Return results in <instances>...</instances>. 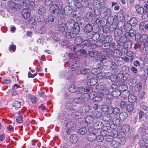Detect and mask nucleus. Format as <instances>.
<instances>
[{"label": "nucleus", "mask_w": 148, "mask_h": 148, "mask_svg": "<svg viewBox=\"0 0 148 148\" xmlns=\"http://www.w3.org/2000/svg\"><path fill=\"white\" fill-rule=\"evenodd\" d=\"M67 25H68L69 27H72V29H68V27H67L65 31L64 32H66L65 35L66 37L68 38L75 37L80 31V27L78 23H74L73 21L71 19L67 22Z\"/></svg>", "instance_id": "nucleus-1"}, {"label": "nucleus", "mask_w": 148, "mask_h": 148, "mask_svg": "<svg viewBox=\"0 0 148 148\" xmlns=\"http://www.w3.org/2000/svg\"><path fill=\"white\" fill-rule=\"evenodd\" d=\"M135 40L138 41L139 44L144 46L148 43V37L145 34L141 36L140 34L138 33L135 36Z\"/></svg>", "instance_id": "nucleus-2"}, {"label": "nucleus", "mask_w": 148, "mask_h": 148, "mask_svg": "<svg viewBox=\"0 0 148 148\" xmlns=\"http://www.w3.org/2000/svg\"><path fill=\"white\" fill-rule=\"evenodd\" d=\"M72 95L73 94L66 93L64 94V96L65 99L66 108L68 110L73 111L74 110L73 108V103L72 102L71 100Z\"/></svg>", "instance_id": "nucleus-3"}, {"label": "nucleus", "mask_w": 148, "mask_h": 148, "mask_svg": "<svg viewBox=\"0 0 148 148\" xmlns=\"http://www.w3.org/2000/svg\"><path fill=\"white\" fill-rule=\"evenodd\" d=\"M97 3L98 4L99 9L94 10L95 14H99L101 13V11L104 8L106 7V4L104 0H100L99 2L98 0H94L93 2L92 7H94L95 5H97Z\"/></svg>", "instance_id": "nucleus-4"}, {"label": "nucleus", "mask_w": 148, "mask_h": 148, "mask_svg": "<svg viewBox=\"0 0 148 148\" xmlns=\"http://www.w3.org/2000/svg\"><path fill=\"white\" fill-rule=\"evenodd\" d=\"M62 8V3L57 2V4H53L50 7V11L52 14L58 16L59 14V10Z\"/></svg>", "instance_id": "nucleus-5"}, {"label": "nucleus", "mask_w": 148, "mask_h": 148, "mask_svg": "<svg viewBox=\"0 0 148 148\" xmlns=\"http://www.w3.org/2000/svg\"><path fill=\"white\" fill-rule=\"evenodd\" d=\"M87 94L83 95L81 97H78L74 98L73 101L74 103H85L88 101Z\"/></svg>", "instance_id": "nucleus-6"}, {"label": "nucleus", "mask_w": 148, "mask_h": 148, "mask_svg": "<svg viewBox=\"0 0 148 148\" xmlns=\"http://www.w3.org/2000/svg\"><path fill=\"white\" fill-rule=\"evenodd\" d=\"M106 140L110 143V145L114 148L119 147L121 146V144L119 141H117L115 138H110L107 137Z\"/></svg>", "instance_id": "nucleus-7"}, {"label": "nucleus", "mask_w": 148, "mask_h": 148, "mask_svg": "<svg viewBox=\"0 0 148 148\" xmlns=\"http://www.w3.org/2000/svg\"><path fill=\"white\" fill-rule=\"evenodd\" d=\"M108 133L106 130L101 131L99 134L96 135V140L98 142H101L104 140V136L106 139L107 134Z\"/></svg>", "instance_id": "nucleus-8"}, {"label": "nucleus", "mask_w": 148, "mask_h": 148, "mask_svg": "<svg viewBox=\"0 0 148 148\" xmlns=\"http://www.w3.org/2000/svg\"><path fill=\"white\" fill-rule=\"evenodd\" d=\"M66 57L67 59H70V61L72 63H75L79 60V58L78 57L75 55H72L71 53H65L64 57Z\"/></svg>", "instance_id": "nucleus-9"}, {"label": "nucleus", "mask_w": 148, "mask_h": 148, "mask_svg": "<svg viewBox=\"0 0 148 148\" xmlns=\"http://www.w3.org/2000/svg\"><path fill=\"white\" fill-rule=\"evenodd\" d=\"M108 134L106 135L107 137L106 138L108 137L110 138H115L118 134V132L117 131L114 129L110 130L107 131Z\"/></svg>", "instance_id": "nucleus-10"}, {"label": "nucleus", "mask_w": 148, "mask_h": 148, "mask_svg": "<svg viewBox=\"0 0 148 148\" xmlns=\"http://www.w3.org/2000/svg\"><path fill=\"white\" fill-rule=\"evenodd\" d=\"M10 8L13 12L18 11L21 8V5L19 4L12 2L10 4Z\"/></svg>", "instance_id": "nucleus-11"}, {"label": "nucleus", "mask_w": 148, "mask_h": 148, "mask_svg": "<svg viewBox=\"0 0 148 148\" xmlns=\"http://www.w3.org/2000/svg\"><path fill=\"white\" fill-rule=\"evenodd\" d=\"M76 73L78 74L86 75L90 73V70L88 69H82V68L78 67L77 69Z\"/></svg>", "instance_id": "nucleus-12"}, {"label": "nucleus", "mask_w": 148, "mask_h": 148, "mask_svg": "<svg viewBox=\"0 0 148 148\" xmlns=\"http://www.w3.org/2000/svg\"><path fill=\"white\" fill-rule=\"evenodd\" d=\"M87 36L88 38L92 39L94 41L97 40L100 37V34L99 33L94 32H92L90 34H87Z\"/></svg>", "instance_id": "nucleus-13"}, {"label": "nucleus", "mask_w": 148, "mask_h": 148, "mask_svg": "<svg viewBox=\"0 0 148 148\" xmlns=\"http://www.w3.org/2000/svg\"><path fill=\"white\" fill-rule=\"evenodd\" d=\"M23 7L24 9L22 12V15L24 18L26 19L30 16L29 10V9H27V8L25 7V5H23Z\"/></svg>", "instance_id": "nucleus-14"}, {"label": "nucleus", "mask_w": 148, "mask_h": 148, "mask_svg": "<svg viewBox=\"0 0 148 148\" xmlns=\"http://www.w3.org/2000/svg\"><path fill=\"white\" fill-rule=\"evenodd\" d=\"M89 56L92 58V60H101V59L98 57V52L97 51H90V52Z\"/></svg>", "instance_id": "nucleus-15"}, {"label": "nucleus", "mask_w": 148, "mask_h": 148, "mask_svg": "<svg viewBox=\"0 0 148 148\" xmlns=\"http://www.w3.org/2000/svg\"><path fill=\"white\" fill-rule=\"evenodd\" d=\"M112 38L111 36H107L105 39L103 40L101 39L97 43H101L100 45H102L103 44H107V43H108L111 42L112 40Z\"/></svg>", "instance_id": "nucleus-16"}, {"label": "nucleus", "mask_w": 148, "mask_h": 148, "mask_svg": "<svg viewBox=\"0 0 148 148\" xmlns=\"http://www.w3.org/2000/svg\"><path fill=\"white\" fill-rule=\"evenodd\" d=\"M60 76L62 78H65L69 79L71 77V74L67 71H64L61 72Z\"/></svg>", "instance_id": "nucleus-17"}, {"label": "nucleus", "mask_w": 148, "mask_h": 148, "mask_svg": "<svg viewBox=\"0 0 148 148\" xmlns=\"http://www.w3.org/2000/svg\"><path fill=\"white\" fill-rule=\"evenodd\" d=\"M66 24H62V25L58 24L56 27V28L58 31H60L61 32H64L65 30L67 29L69 26H67Z\"/></svg>", "instance_id": "nucleus-18"}, {"label": "nucleus", "mask_w": 148, "mask_h": 148, "mask_svg": "<svg viewBox=\"0 0 148 148\" xmlns=\"http://www.w3.org/2000/svg\"><path fill=\"white\" fill-rule=\"evenodd\" d=\"M76 5L78 8H80L82 6L87 7L90 8L89 7V4L88 2L86 1V2H82V0H77L76 3Z\"/></svg>", "instance_id": "nucleus-19"}, {"label": "nucleus", "mask_w": 148, "mask_h": 148, "mask_svg": "<svg viewBox=\"0 0 148 148\" xmlns=\"http://www.w3.org/2000/svg\"><path fill=\"white\" fill-rule=\"evenodd\" d=\"M140 51L144 55L148 56V45L143 46L140 45L139 47Z\"/></svg>", "instance_id": "nucleus-20"}, {"label": "nucleus", "mask_w": 148, "mask_h": 148, "mask_svg": "<svg viewBox=\"0 0 148 148\" xmlns=\"http://www.w3.org/2000/svg\"><path fill=\"white\" fill-rule=\"evenodd\" d=\"M69 114L67 113H63L62 112H60L58 116L59 119L63 120H66V119H68Z\"/></svg>", "instance_id": "nucleus-21"}, {"label": "nucleus", "mask_w": 148, "mask_h": 148, "mask_svg": "<svg viewBox=\"0 0 148 148\" xmlns=\"http://www.w3.org/2000/svg\"><path fill=\"white\" fill-rule=\"evenodd\" d=\"M94 127L100 130L103 126V124L100 121H97L93 124Z\"/></svg>", "instance_id": "nucleus-22"}, {"label": "nucleus", "mask_w": 148, "mask_h": 148, "mask_svg": "<svg viewBox=\"0 0 148 148\" xmlns=\"http://www.w3.org/2000/svg\"><path fill=\"white\" fill-rule=\"evenodd\" d=\"M78 139V137L77 135L76 134H73L71 136L69 141L71 143L74 144L77 142Z\"/></svg>", "instance_id": "nucleus-23"}, {"label": "nucleus", "mask_w": 148, "mask_h": 148, "mask_svg": "<svg viewBox=\"0 0 148 148\" xmlns=\"http://www.w3.org/2000/svg\"><path fill=\"white\" fill-rule=\"evenodd\" d=\"M135 8L137 12L141 15L143 14L145 10L143 7L138 4L135 5Z\"/></svg>", "instance_id": "nucleus-24"}, {"label": "nucleus", "mask_w": 148, "mask_h": 148, "mask_svg": "<svg viewBox=\"0 0 148 148\" xmlns=\"http://www.w3.org/2000/svg\"><path fill=\"white\" fill-rule=\"evenodd\" d=\"M83 45L82 44H77L75 46L73 47L72 48L71 47L70 49L71 50H73L75 52L78 53L80 50L83 49Z\"/></svg>", "instance_id": "nucleus-25"}, {"label": "nucleus", "mask_w": 148, "mask_h": 148, "mask_svg": "<svg viewBox=\"0 0 148 148\" xmlns=\"http://www.w3.org/2000/svg\"><path fill=\"white\" fill-rule=\"evenodd\" d=\"M121 91H122L121 95V96L124 99H126L127 97L128 98V96L130 95L129 91L126 90H121Z\"/></svg>", "instance_id": "nucleus-26"}, {"label": "nucleus", "mask_w": 148, "mask_h": 148, "mask_svg": "<svg viewBox=\"0 0 148 148\" xmlns=\"http://www.w3.org/2000/svg\"><path fill=\"white\" fill-rule=\"evenodd\" d=\"M96 135L95 134L90 132L88 134L87 137L88 140L91 142L95 140L96 138Z\"/></svg>", "instance_id": "nucleus-27"}, {"label": "nucleus", "mask_w": 148, "mask_h": 148, "mask_svg": "<svg viewBox=\"0 0 148 148\" xmlns=\"http://www.w3.org/2000/svg\"><path fill=\"white\" fill-rule=\"evenodd\" d=\"M88 130L89 132L95 134V135H97L100 133V130L97 129H95V127H90L88 129Z\"/></svg>", "instance_id": "nucleus-28"}, {"label": "nucleus", "mask_w": 148, "mask_h": 148, "mask_svg": "<svg viewBox=\"0 0 148 148\" xmlns=\"http://www.w3.org/2000/svg\"><path fill=\"white\" fill-rule=\"evenodd\" d=\"M84 31L86 33H89L92 30V25L88 24L86 25L84 28Z\"/></svg>", "instance_id": "nucleus-29"}, {"label": "nucleus", "mask_w": 148, "mask_h": 148, "mask_svg": "<svg viewBox=\"0 0 148 148\" xmlns=\"http://www.w3.org/2000/svg\"><path fill=\"white\" fill-rule=\"evenodd\" d=\"M81 113L79 112L78 111L73 112L71 114L72 117L74 119H79L80 117Z\"/></svg>", "instance_id": "nucleus-30"}, {"label": "nucleus", "mask_w": 148, "mask_h": 148, "mask_svg": "<svg viewBox=\"0 0 148 148\" xmlns=\"http://www.w3.org/2000/svg\"><path fill=\"white\" fill-rule=\"evenodd\" d=\"M26 3L25 1V7L26 8H27V9H29H29L31 10L33 9L35 7V3L33 1H32L30 2L29 5L28 4H27Z\"/></svg>", "instance_id": "nucleus-31"}, {"label": "nucleus", "mask_w": 148, "mask_h": 148, "mask_svg": "<svg viewBox=\"0 0 148 148\" xmlns=\"http://www.w3.org/2000/svg\"><path fill=\"white\" fill-rule=\"evenodd\" d=\"M64 9L66 14L67 15H70L72 12V9L71 7L69 5L66 6Z\"/></svg>", "instance_id": "nucleus-32"}, {"label": "nucleus", "mask_w": 148, "mask_h": 148, "mask_svg": "<svg viewBox=\"0 0 148 148\" xmlns=\"http://www.w3.org/2000/svg\"><path fill=\"white\" fill-rule=\"evenodd\" d=\"M77 87L74 85H71L69 88L70 92L74 93L77 91Z\"/></svg>", "instance_id": "nucleus-33"}, {"label": "nucleus", "mask_w": 148, "mask_h": 148, "mask_svg": "<svg viewBox=\"0 0 148 148\" xmlns=\"http://www.w3.org/2000/svg\"><path fill=\"white\" fill-rule=\"evenodd\" d=\"M134 106L132 104H127L125 107L126 110L128 112H132L134 110Z\"/></svg>", "instance_id": "nucleus-34"}, {"label": "nucleus", "mask_w": 148, "mask_h": 148, "mask_svg": "<svg viewBox=\"0 0 148 148\" xmlns=\"http://www.w3.org/2000/svg\"><path fill=\"white\" fill-rule=\"evenodd\" d=\"M107 88L105 84L103 83H101L99 84L96 86V88L98 90H102L105 89V88Z\"/></svg>", "instance_id": "nucleus-35"}, {"label": "nucleus", "mask_w": 148, "mask_h": 148, "mask_svg": "<svg viewBox=\"0 0 148 148\" xmlns=\"http://www.w3.org/2000/svg\"><path fill=\"white\" fill-rule=\"evenodd\" d=\"M132 26H135L138 23V21L135 17H132L129 21Z\"/></svg>", "instance_id": "nucleus-36"}, {"label": "nucleus", "mask_w": 148, "mask_h": 148, "mask_svg": "<svg viewBox=\"0 0 148 148\" xmlns=\"http://www.w3.org/2000/svg\"><path fill=\"white\" fill-rule=\"evenodd\" d=\"M128 100L130 102L134 103L136 100V96L133 95H130L128 97Z\"/></svg>", "instance_id": "nucleus-37"}, {"label": "nucleus", "mask_w": 148, "mask_h": 148, "mask_svg": "<svg viewBox=\"0 0 148 148\" xmlns=\"http://www.w3.org/2000/svg\"><path fill=\"white\" fill-rule=\"evenodd\" d=\"M130 127L129 125H125L123 126L122 131L124 133L128 132L130 130Z\"/></svg>", "instance_id": "nucleus-38"}, {"label": "nucleus", "mask_w": 148, "mask_h": 148, "mask_svg": "<svg viewBox=\"0 0 148 148\" xmlns=\"http://www.w3.org/2000/svg\"><path fill=\"white\" fill-rule=\"evenodd\" d=\"M83 42L82 38L81 36H78L75 39L74 42L76 44H82Z\"/></svg>", "instance_id": "nucleus-39"}, {"label": "nucleus", "mask_w": 148, "mask_h": 148, "mask_svg": "<svg viewBox=\"0 0 148 148\" xmlns=\"http://www.w3.org/2000/svg\"><path fill=\"white\" fill-rule=\"evenodd\" d=\"M127 116V114L126 112L121 113L119 115V118L121 120H125Z\"/></svg>", "instance_id": "nucleus-40"}, {"label": "nucleus", "mask_w": 148, "mask_h": 148, "mask_svg": "<svg viewBox=\"0 0 148 148\" xmlns=\"http://www.w3.org/2000/svg\"><path fill=\"white\" fill-rule=\"evenodd\" d=\"M87 94L88 96V99L89 98L90 99H93L95 98V100L97 99V97H96V92H92L89 95H88Z\"/></svg>", "instance_id": "nucleus-41"}, {"label": "nucleus", "mask_w": 148, "mask_h": 148, "mask_svg": "<svg viewBox=\"0 0 148 148\" xmlns=\"http://www.w3.org/2000/svg\"><path fill=\"white\" fill-rule=\"evenodd\" d=\"M82 45H83H83L87 46H91L92 45V43L90 40H86L83 41Z\"/></svg>", "instance_id": "nucleus-42"}, {"label": "nucleus", "mask_w": 148, "mask_h": 148, "mask_svg": "<svg viewBox=\"0 0 148 148\" xmlns=\"http://www.w3.org/2000/svg\"><path fill=\"white\" fill-rule=\"evenodd\" d=\"M101 111L104 112H107L108 110V107L106 105H102L99 107Z\"/></svg>", "instance_id": "nucleus-43"}, {"label": "nucleus", "mask_w": 148, "mask_h": 148, "mask_svg": "<svg viewBox=\"0 0 148 148\" xmlns=\"http://www.w3.org/2000/svg\"><path fill=\"white\" fill-rule=\"evenodd\" d=\"M28 97L31 101L33 103L36 104L37 103V98L35 96L30 95Z\"/></svg>", "instance_id": "nucleus-44"}, {"label": "nucleus", "mask_w": 148, "mask_h": 148, "mask_svg": "<svg viewBox=\"0 0 148 148\" xmlns=\"http://www.w3.org/2000/svg\"><path fill=\"white\" fill-rule=\"evenodd\" d=\"M92 121H82L81 122V124L82 128H85L87 127L88 125V123H92Z\"/></svg>", "instance_id": "nucleus-45"}, {"label": "nucleus", "mask_w": 148, "mask_h": 148, "mask_svg": "<svg viewBox=\"0 0 148 148\" xmlns=\"http://www.w3.org/2000/svg\"><path fill=\"white\" fill-rule=\"evenodd\" d=\"M109 88L108 87L101 91V93L104 96H106L110 92Z\"/></svg>", "instance_id": "nucleus-46"}, {"label": "nucleus", "mask_w": 148, "mask_h": 148, "mask_svg": "<svg viewBox=\"0 0 148 148\" xmlns=\"http://www.w3.org/2000/svg\"><path fill=\"white\" fill-rule=\"evenodd\" d=\"M110 64V66L109 69L110 68L112 70H115L117 68V64L114 62H109Z\"/></svg>", "instance_id": "nucleus-47"}, {"label": "nucleus", "mask_w": 148, "mask_h": 148, "mask_svg": "<svg viewBox=\"0 0 148 148\" xmlns=\"http://www.w3.org/2000/svg\"><path fill=\"white\" fill-rule=\"evenodd\" d=\"M66 126L68 129H71L75 126V125L73 121H70L68 122Z\"/></svg>", "instance_id": "nucleus-48"}, {"label": "nucleus", "mask_w": 148, "mask_h": 148, "mask_svg": "<svg viewBox=\"0 0 148 148\" xmlns=\"http://www.w3.org/2000/svg\"><path fill=\"white\" fill-rule=\"evenodd\" d=\"M87 132V129L85 128H82L78 130V133L81 135H83L85 134Z\"/></svg>", "instance_id": "nucleus-49"}, {"label": "nucleus", "mask_w": 148, "mask_h": 148, "mask_svg": "<svg viewBox=\"0 0 148 148\" xmlns=\"http://www.w3.org/2000/svg\"><path fill=\"white\" fill-rule=\"evenodd\" d=\"M136 32L135 31L132 29H130L129 31V32L127 33V34L128 36L130 37L135 36H135L136 35Z\"/></svg>", "instance_id": "nucleus-50"}, {"label": "nucleus", "mask_w": 148, "mask_h": 148, "mask_svg": "<svg viewBox=\"0 0 148 148\" xmlns=\"http://www.w3.org/2000/svg\"><path fill=\"white\" fill-rule=\"evenodd\" d=\"M85 88L83 87L80 86L77 87V93L78 94H81L85 92Z\"/></svg>", "instance_id": "nucleus-51"}, {"label": "nucleus", "mask_w": 148, "mask_h": 148, "mask_svg": "<svg viewBox=\"0 0 148 148\" xmlns=\"http://www.w3.org/2000/svg\"><path fill=\"white\" fill-rule=\"evenodd\" d=\"M18 116L16 118V120H22L24 119V117H25L23 115V113L22 112H18Z\"/></svg>", "instance_id": "nucleus-52"}, {"label": "nucleus", "mask_w": 148, "mask_h": 148, "mask_svg": "<svg viewBox=\"0 0 148 148\" xmlns=\"http://www.w3.org/2000/svg\"><path fill=\"white\" fill-rule=\"evenodd\" d=\"M112 94L114 97H116L119 96L121 94V92L119 90H116L112 92Z\"/></svg>", "instance_id": "nucleus-53"}, {"label": "nucleus", "mask_w": 148, "mask_h": 148, "mask_svg": "<svg viewBox=\"0 0 148 148\" xmlns=\"http://www.w3.org/2000/svg\"><path fill=\"white\" fill-rule=\"evenodd\" d=\"M142 88V84L138 83L136 84L135 87V89L136 91H139L141 90Z\"/></svg>", "instance_id": "nucleus-54"}, {"label": "nucleus", "mask_w": 148, "mask_h": 148, "mask_svg": "<svg viewBox=\"0 0 148 148\" xmlns=\"http://www.w3.org/2000/svg\"><path fill=\"white\" fill-rule=\"evenodd\" d=\"M124 53L127 56L131 57L133 56V53L132 51H128L126 48H125Z\"/></svg>", "instance_id": "nucleus-55"}, {"label": "nucleus", "mask_w": 148, "mask_h": 148, "mask_svg": "<svg viewBox=\"0 0 148 148\" xmlns=\"http://www.w3.org/2000/svg\"><path fill=\"white\" fill-rule=\"evenodd\" d=\"M111 10L109 8L106 9L103 13L104 16H106L108 15L109 16L111 15Z\"/></svg>", "instance_id": "nucleus-56"}, {"label": "nucleus", "mask_w": 148, "mask_h": 148, "mask_svg": "<svg viewBox=\"0 0 148 148\" xmlns=\"http://www.w3.org/2000/svg\"><path fill=\"white\" fill-rule=\"evenodd\" d=\"M144 25H145V23L144 22H140L139 24V30L141 32H145Z\"/></svg>", "instance_id": "nucleus-57"}, {"label": "nucleus", "mask_w": 148, "mask_h": 148, "mask_svg": "<svg viewBox=\"0 0 148 148\" xmlns=\"http://www.w3.org/2000/svg\"><path fill=\"white\" fill-rule=\"evenodd\" d=\"M13 106L15 107V109L20 108L21 106V103L18 101H15L13 103Z\"/></svg>", "instance_id": "nucleus-58"}, {"label": "nucleus", "mask_w": 148, "mask_h": 148, "mask_svg": "<svg viewBox=\"0 0 148 148\" xmlns=\"http://www.w3.org/2000/svg\"><path fill=\"white\" fill-rule=\"evenodd\" d=\"M77 67V64H74L69 66V70L70 71H75Z\"/></svg>", "instance_id": "nucleus-59"}, {"label": "nucleus", "mask_w": 148, "mask_h": 148, "mask_svg": "<svg viewBox=\"0 0 148 148\" xmlns=\"http://www.w3.org/2000/svg\"><path fill=\"white\" fill-rule=\"evenodd\" d=\"M117 63L119 65H120L123 64L124 63L123 57H120L119 58L117 61Z\"/></svg>", "instance_id": "nucleus-60"}, {"label": "nucleus", "mask_w": 148, "mask_h": 148, "mask_svg": "<svg viewBox=\"0 0 148 148\" xmlns=\"http://www.w3.org/2000/svg\"><path fill=\"white\" fill-rule=\"evenodd\" d=\"M45 12V9L43 7H40L38 10V12L39 14H42L44 13Z\"/></svg>", "instance_id": "nucleus-61"}, {"label": "nucleus", "mask_w": 148, "mask_h": 148, "mask_svg": "<svg viewBox=\"0 0 148 148\" xmlns=\"http://www.w3.org/2000/svg\"><path fill=\"white\" fill-rule=\"evenodd\" d=\"M140 107L141 108L145 110H148V106H147L146 104L144 102H142L140 104Z\"/></svg>", "instance_id": "nucleus-62"}, {"label": "nucleus", "mask_w": 148, "mask_h": 148, "mask_svg": "<svg viewBox=\"0 0 148 148\" xmlns=\"http://www.w3.org/2000/svg\"><path fill=\"white\" fill-rule=\"evenodd\" d=\"M129 68L128 66H123L122 67V70L124 73H126L129 71Z\"/></svg>", "instance_id": "nucleus-63"}, {"label": "nucleus", "mask_w": 148, "mask_h": 148, "mask_svg": "<svg viewBox=\"0 0 148 148\" xmlns=\"http://www.w3.org/2000/svg\"><path fill=\"white\" fill-rule=\"evenodd\" d=\"M59 12L60 18H64L65 16V14H66L64 9H62V8L61 10H59Z\"/></svg>", "instance_id": "nucleus-64"}]
</instances>
